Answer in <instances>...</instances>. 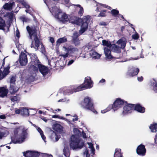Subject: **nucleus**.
I'll use <instances>...</instances> for the list:
<instances>
[{"instance_id": "19", "label": "nucleus", "mask_w": 157, "mask_h": 157, "mask_svg": "<svg viewBox=\"0 0 157 157\" xmlns=\"http://www.w3.org/2000/svg\"><path fill=\"white\" fill-rule=\"evenodd\" d=\"M15 6V3L14 2H10L8 3H5L3 6V8L7 10H11L13 9V6Z\"/></svg>"}, {"instance_id": "54", "label": "nucleus", "mask_w": 157, "mask_h": 157, "mask_svg": "<svg viewBox=\"0 0 157 157\" xmlns=\"http://www.w3.org/2000/svg\"><path fill=\"white\" fill-rule=\"evenodd\" d=\"M107 25L106 23L104 21H102L99 23V25L101 26H106Z\"/></svg>"}, {"instance_id": "63", "label": "nucleus", "mask_w": 157, "mask_h": 157, "mask_svg": "<svg viewBox=\"0 0 157 157\" xmlns=\"http://www.w3.org/2000/svg\"><path fill=\"white\" fill-rule=\"evenodd\" d=\"M21 110L19 109H17L15 111V113L16 114H19L20 113H21Z\"/></svg>"}, {"instance_id": "33", "label": "nucleus", "mask_w": 157, "mask_h": 157, "mask_svg": "<svg viewBox=\"0 0 157 157\" xmlns=\"http://www.w3.org/2000/svg\"><path fill=\"white\" fill-rule=\"evenodd\" d=\"M149 128L152 132H156L157 131V123H154L151 124Z\"/></svg>"}, {"instance_id": "3", "label": "nucleus", "mask_w": 157, "mask_h": 157, "mask_svg": "<svg viewBox=\"0 0 157 157\" xmlns=\"http://www.w3.org/2000/svg\"><path fill=\"white\" fill-rule=\"evenodd\" d=\"M84 142L83 140L77 138L75 135H73L70 143V146L73 150L78 148L81 149L84 146Z\"/></svg>"}, {"instance_id": "60", "label": "nucleus", "mask_w": 157, "mask_h": 157, "mask_svg": "<svg viewBox=\"0 0 157 157\" xmlns=\"http://www.w3.org/2000/svg\"><path fill=\"white\" fill-rule=\"evenodd\" d=\"M143 77L141 76L140 77H138L137 78V79L138 81L139 82H141L143 80Z\"/></svg>"}, {"instance_id": "2", "label": "nucleus", "mask_w": 157, "mask_h": 157, "mask_svg": "<svg viewBox=\"0 0 157 157\" xmlns=\"http://www.w3.org/2000/svg\"><path fill=\"white\" fill-rule=\"evenodd\" d=\"M80 105L82 108L90 110L95 114L98 113V112L95 109L93 100L91 98L88 96L85 97L81 102Z\"/></svg>"}, {"instance_id": "56", "label": "nucleus", "mask_w": 157, "mask_h": 157, "mask_svg": "<svg viewBox=\"0 0 157 157\" xmlns=\"http://www.w3.org/2000/svg\"><path fill=\"white\" fill-rule=\"evenodd\" d=\"M16 35L18 38L20 37V33L18 29L16 31Z\"/></svg>"}, {"instance_id": "36", "label": "nucleus", "mask_w": 157, "mask_h": 157, "mask_svg": "<svg viewBox=\"0 0 157 157\" xmlns=\"http://www.w3.org/2000/svg\"><path fill=\"white\" fill-rule=\"evenodd\" d=\"M102 45L103 46H106L109 48H110L111 47L112 45V44H111L110 41L109 42L107 40H102Z\"/></svg>"}, {"instance_id": "44", "label": "nucleus", "mask_w": 157, "mask_h": 157, "mask_svg": "<svg viewBox=\"0 0 157 157\" xmlns=\"http://www.w3.org/2000/svg\"><path fill=\"white\" fill-rule=\"evenodd\" d=\"M21 4L26 9H29L30 8V6L24 1H21Z\"/></svg>"}, {"instance_id": "8", "label": "nucleus", "mask_w": 157, "mask_h": 157, "mask_svg": "<svg viewBox=\"0 0 157 157\" xmlns=\"http://www.w3.org/2000/svg\"><path fill=\"white\" fill-rule=\"evenodd\" d=\"M125 103H127V101L122 99L120 98H117L113 104L114 106L113 108L115 109V110H117L119 108L121 107Z\"/></svg>"}, {"instance_id": "20", "label": "nucleus", "mask_w": 157, "mask_h": 157, "mask_svg": "<svg viewBox=\"0 0 157 157\" xmlns=\"http://www.w3.org/2000/svg\"><path fill=\"white\" fill-rule=\"evenodd\" d=\"M110 48H109L107 47H105L104 49L105 56L106 58L108 59H113L114 57L111 55V52Z\"/></svg>"}, {"instance_id": "62", "label": "nucleus", "mask_w": 157, "mask_h": 157, "mask_svg": "<svg viewBox=\"0 0 157 157\" xmlns=\"http://www.w3.org/2000/svg\"><path fill=\"white\" fill-rule=\"evenodd\" d=\"M37 131L40 133V134H41L42 133H43V132L41 130V129L39 127L37 129Z\"/></svg>"}, {"instance_id": "59", "label": "nucleus", "mask_w": 157, "mask_h": 157, "mask_svg": "<svg viewBox=\"0 0 157 157\" xmlns=\"http://www.w3.org/2000/svg\"><path fill=\"white\" fill-rule=\"evenodd\" d=\"M6 118V116L5 115H0V119H5Z\"/></svg>"}, {"instance_id": "53", "label": "nucleus", "mask_w": 157, "mask_h": 157, "mask_svg": "<svg viewBox=\"0 0 157 157\" xmlns=\"http://www.w3.org/2000/svg\"><path fill=\"white\" fill-rule=\"evenodd\" d=\"M33 78L32 76H30L29 77V78H28V81L31 82H33Z\"/></svg>"}, {"instance_id": "31", "label": "nucleus", "mask_w": 157, "mask_h": 157, "mask_svg": "<svg viewBox=\"0 0 157 157\" xmlns=\"http://www.w3.org/2000/svg\"><path fill=\"white\" fill-rule=\"evenodd\" d=\"M107 10H102L100 11V13L98 14H97V16L98 17H104L107 16L106 14Z\"/></svg>"}, {"instance_id": "34", "label": "nucleus", "mask_w": 157, "mask_h": 157, "mask_svg": "<svg viewBox=\"0 0 157 157\" xmlns=\"http://www.w3.org/2000/svg\"><path fill=\"white\" fill-rule=\"evenodd\" d=\"M139 72V68L133 69L132 70V71L129 73V75L133 77L137 75Z\"/></svg>"}, {"instance_id": "40", "label": "nucleus", "mask_w": 157, "mask_h": 157, "mask_svg": "<svg viewBox=\"0 0 157 157\" xmlns=\"http://www.w3.org/2000/svg\"><path fill=\"white\" fill-rule=\"evenodd\" d=\"M29 110L26 109H23L21 110V114L22 115H29Z\"/></svg>"}, {"instance_id": "25", "label": "nucleus", "mask_w": 157, "mask_h": 157, "mask_svg": "<svg viewBox=\"0 0 157 157\" xmlns=\"http://www.w3.org/2000/svg\"><path fill=\"white\" fill-rule=\"evenodd\" d=\"M9 90L10 93L12 94H15L16 92L18 90V88L16 86L15 84L12 83L10 84V87Z\"/></svg>"}, {"instance_id": "35", "label": "nucleus", "mask_w": 157, "mask_h": 157, "mask_svg": "<svg viewBox=\"0 0 157 157\" xmlns=\"http://www.w3.org/2000/svg\"><path fill=\"white\" fill-rule=\"evenodd\" d=\"M112 49L116 52L119 53L120 52L121 48L119 46H117L115 44H112Z\"/></svg>"}, {"instance_id": "5", "label": "nucleus", "mask_w": 157, "mask_h": 157, "mask_svg": "<svg viewBox=\"0 0 157 157\" xmlns=\"http://www.w3.org/2000/svg\"><path fill=\"white\" fill-rule=\"evenodd\" d=\"M54 17L59 21L64 24L68 21L69 19L67 14L65 13H63L59 9L57 10Z\"/></svg>"}, {"instance_id": "7", "label": "nucleus", "mask_w": 157, "mask_h": 157, "mask_svg": "<svg viewBox=\"0 0 157 157\" xmlns=\"http://www.w3.org/2000/svg\"><path fill=\"white\" fill-rule=\"evenodd\" d=\"M30 63L31 64L30 68L33 71H38V67H39V65H40L41 64L37 57H35V59H32Z\"/></svg>"}, {"instance_id": "22", "label": "nucleus", "mask_w": 157, "mask_h": 157, "mask_svg": "<svg viewBox=\"0 0 157 157\" xmlns=\"http://www.w3.org/2000/svg\"><path fill=\"white\" fill-rule=\"evenodd\" d=\"M63 48L65 49L66 52L69 54H72L75 53V52L78 51V49L76 48H73L71 46H70L68 47H63Z\"/></svg>"}, {"instance_id": "41", "label": "nucleus", "mask_w": 157, "mask_h": 157, "mask_svg": "<svg viewBox=\"0 0 157 157\" xmlns=\"http://www.w3.org/2000/svg\"><path fill=\"white\" fill-rule=\"evenodd\" d=\"M10 99L12 101L14 102L15 101H19L20 100V98L19 97L17 96H12L10 97Z\"/></svg>"}, {"instance_id": "26", "label": "nucleus", "mask_w": 157, "mask_h": 157, "mask_svg": "<svg viewBox=\"0 0 157 157\" xmlns=\"http://www.w3.org/2000/svg\"><path fill=\"white\" fill-rule=\"evenodd\" d=\"M123 153L120 148H116L114 154V157H123Z\"/></svg>"}, {"instance_id": "27", "label": "nucleus", "mask_w": 157, "mask_h": 157, "mask_svg": "<svg viewBox=\"0 0 157 157\" xmlns=\"http://www.w3.org/2000/svg\"><path fill=\"white\" fill-rule=\"evenodd\" d=\"M90 54L92 57L94 59H99L101 56V55L94 50L91 51Z\"/></svg>"}, {"instance_id": "30", "label": "nucleus", "mask_w": 157, "mask_h": 157, "mask_svg": "<svg viewBox=\"0 0 157 157\" xmlns=\"http://www.w3.org/2000/svg\"><path fill=\"white\" fill-rule=\"evenodd\" d=\"M62 127L59 124H56L54 125L53 129L56 131L60 132L62 130Z\"/></svg>"}, {"instance_id": "16", "label": "nucleus", "mask_w": 157, "mask_h": 157, "mask_svg": "<svg viewBox=\"0 0 157 157\" xmlns=\"http://www.w3.org/2000/svg\"><path fill=\"white\" fill-rule=\"evenodd\" d=\"M84 90L85 89L83 87V85L82 84L75 88L71 90H67L66 91V93L68 94V95H69L72 94L73 92H76Z\"/></svg>"}, {"instance_id": "14", "label": "nucleus", "mask_w": 157, "mask_h": 157, "mask_svg": "<svg viewBox=\"0 0 157 157\" xmlns=\"http://www.w3.org/2000/svg\"><path fill=\"white\" fill-rule=\"evenodd\" d=\"M38 68L39 71L43 76L46 75L49 72V70L47 67L44 65L41 64L39 65Z\"/></svg>"}, {"instance_id": "11", "label": "nucleus", "mask_w": 157, "mask_h": 157, "mask_svg": "<svg viewBox=\"0 0 157 157\" xmlns=\"http://www.w3.org/2000/svg\"><path fill=\"white\" fill-rule=\"evenodd\" d=\"M125 105L123 108L124 110L122 112L123 115L127 114L132 112V111L134 110V104L125 103Z\"/></svg>"}, {"instance_id": "10", "label": "nucleus", "mask_w": 157, "mask_h": 157, "mask_svg": "<svg viewBox=\"0 0 157 157\" xmlns=\"http://www.w3.org/2000/svg\"><path fill=\"white\" fill-rule=\"evenodd\" d=\"M27 55L23 52H21L19 55V58L20 63L21 66H25L28 63Z\"/></svg>"}, {"instance_id": "4", "label": "nucleus", "mask_w": 157, "mask_h": 157, "mask_svg": "<svg viewBox=\"0 0 157 157\" xmlns=\"http://www.w3.org/2000/svg\"><path fill=\"white\" fill-rule=\"evenodd\" d=\"M90 20V17L89 16H84L82 18H79L80 25L81 24V29L80 30L81 33H83L87 29L88 23Z\"/></svg>"}, {"instance_id": "29", "label": "nucleus", "mask_w": 157, "mask_h": 157, "mask_svg": "<svg viewBox=\"0 0 157 157\" xmlns=\"http://www.w3.org/2000/svg\"><path fill=\"white\" fill-rule=\"evenodd\" d=\"M117 44H118V46H120L121 49V48L124 49L126 45V43L121 39H119L117 41Z\"/></svg>"}, {"instance_id": "32", "label": "nucleus", "mask_w": 157, "mask_h": 157, "mask_svg": "<svg viewBox=\"0 0 157 157\" xmlns=\"http://www.w3.org/2000/svg\"><path fill=\"white\" fill-rule=\"evenodd\" d=\"M72 6H75L80 8V9L78 12V15L79 16L81 17L83 15L84 12L83 8V7L79 4L75 5L72 4Z\"/></svg>"}, {"instance_id": "61", "label": "nucleus", "mask_w": 157, "mask_h": 157, "mask_svg": "<svg viewBox=\"0 0 157 157\" xmlns=\"http://www.w3.org/2000/svg\"><path fill=\"white\" fill-rule=\"evenodd\" d=\"M73 117H76L75 118H73L72 119V121H78V116H76V115L75 116H73Z\"/></svg>"}, {"instance_id": "46", "label": "nucleus", "mask_w": 157, "mask_h": 157, "mask_svg": "<svg viewBox=\"0 0 157 157\" xmlns=\"http://www.w3.org/2000/svg\"><path fill=\"white\" fill-rule=\"evenodd\" d=\"M139 37V35L138 33L136 32L135 34L132 36V38L135 40H138Z\"/></svg>"}, {"instance_id": "55", "label": "nucleus", "mask_w": 157, "mask_h": 157, "mask_svg": "<svg viewBox=\"0 0 157 157\" xmlns=\"http://www.w3.org/2000/svg\"><path fill=\"white\" fill-rule=\"evenodd\" d=\"M88 144L89 145V147L90 148H94L93 144L91 143L88 142Z\"/></svg>"}, {"instance_id": "28", "label": "nucleus", "mask_w": 157, "mask_h": 157, "mask_svg": "<svg viewBox=\"0 0 157 157\" xmlns=\"http://www.w3.org/2000/svg\"><path fill=\"white\" fill-rule=\"evenodd\" d=\"M63 154L66 157H69L71 154L70 150L69 147H65L63 149Z\"/></svg>"}, {"instance_id": "18", "label": "nucleus", "mask_w": 157, "mask_h": 157, "mask_svg": "<svg viewBox=\"0 0 157 157\" xmlns=\"http://www.w3.org/2000/svg\"><path fill=\"white\" fill-rule=\"evenodd\" d=\"M133 109L134 110H135L138 112L141 113H144L145 111V108L142 107L140 104H134Z\"/></svg>"}, {"instance_id": "42", "label": "nucleus", "mask_w": 157, "mask_h": 157, "mask_svg": "<svg viewBox=\"0 0 157 157\" xmlns=\"http://www.w3.org/2000/svg\"><path fill=\"white\" fill-rule=\"evenodd\" d=\"M153 80L155 82L153 83V90L155 93H157V81H156L154 79Z\"/></svg>"}, {"instance_id": "58", "label": "nucleus", "mask_w": 157, "mask_h": 157, "mask_svg": "<svg viewBox=\"0 0 157 157\" xmlns=\"http://www.w3.org/2000/svg\"><path fill=\"white\" fill-rule=\"evenodd\" d=\"M44 157H53L52 155L51 154H45L44 155Z\"/></svg>"}, {"instance_id": "13", "label": "nucleus", "mask_w": 157, "mask_h": 157, "mask_svg": "<svg viewBox=\"0 0 157 157\" xmlns=\"http://www.w3.org/2000/svg\"><path fill=\"white\" fill-rule=\"evenodd\" d=\"M146 151L145 146L142 144H140L139 145L136 150L137 154L142 156H144L145 155Z\"/></svg>"}, {"instance_id": "43", "label": "nucleus", "mask_w": 157, "mask_h": 157, "mask_svg": "<svg viewBox=\"0 0 157 157\" xmlns=\"http://www.w3.org/2000/svg\"><path fill=\"white\" fill-rule=\"evenodd\" d=\"M21 127H22V126H20L14 129V133L15 137H16L19 131L21 129Z\"/></svg>"}, {"instance_id": "6", "label": "nucleus", "mask_w": 157, "mask_h": 157, "mask_svg": "<svg viewBox=\"0 0 157 157\" xmlns=\"http://www.w3.org/2000/svg\"><path fill=\"white\" fill-rule=\"evenodd\" d=\"M21 129L22 130L21 135V140H18L15 141V140H12V141L13 143H21L24 141L26 139L28 135L27 133L28 129L26 128L24 126H22Z\"/></svg>"}, {"instance_id": "49", "label": "nucleus", "mask_w": 157, "mask_h": 157, "mask_svg": "<svg viewBox=\"0 0 157 157\" xmlns=\"http://www.w3.org/2000/svg\"><path fill=\"white\" fill-rule=\"evenodd\" d=\"M84 154L86 155V157H90V155L89 153V151L87 148H86L85 151L84 152Z\"/></svg>"}, {"instance_id": "39", "label": "nucleus", "mask_w": 157, "mask_h": 157, "mask_svg": "<svg viewBox=\"0 0 157 157\" xmlns=\"http://www.w3.org/2000/svg\"><path fill=\"white\" fill-rule=\"evenodd\" d=\"M110 13L113 16L116 17L119 14V11L116 9H113L111 10Z\"/></svg>"}, {"instance_id": "9", "label": "nucleus", "mask_w": 157, "mask_h": 157, "mask_svg": "<svg viewBox=\"0 0 157 157\" xmlns=\"http://www.w3.org/2000/svg\"><path fill=\"white\" fill-rule=\"evenodd\" d=\"M82 33H81L80 31L79 33L78 32H75L73 33L71 41L75 46H78L80 42L78 37Z\"/></svg>"}, {"instance_id": "64", "label": "nucleus", "mask_w": 157, "mask_h": 157, "mask_svg": "<svg viewBox=\"0 0 157 157\" xmlns=\"http://www.w3.org/2000/svg\"><path fill=\"white\" fill-rule=\"evenodd\" d=\"M41 136V138L44 140L46 139V137L44 135V133L40 134Z\"/></svg>"}, {"instance_id": "21", "label": "nucleus", "mask_w": 157, "mask_h": 157, "mask_svg": "<svg viewBox=\"0 0 157 157\" xmlns=\"http://www.w3.org/2000/svg\"><path fill=\"white\" fill-rule=\"evenodd\" d=\"M24 155L26 157H38L40 154L38 152H32L29 153V151L24 152Z\"/></svg>"}, {"instance_id": "52", "label": "nucleus", "mask_w": 157, "mask_h": 157, "mask_svg": "<svg viewBox=\"0 0 157 157\" xmlns=\"http://www.w3.org/2000/svg\"><path fill=\"white\" fill-rule=\"evenodd\" d=\"M49 41L52 44V45H53V44L55 43V40L53 37H52L50 36L49 37Z\"/></svg>"}, {"instance_id": "38", "label": "nucleus", "mask_w": 157, "mask_h": 157, "mask_svg": "<svg viewBox=\"0 0 157 157\" xmlns=\"http://www.w3.org/2000/svg\"><path fill=\"white\" fill-rule=\"evenodd\" d=\"M6 26L5 21L1 17H0V29H3Z\"/></svg>"}, {"instance_id": "51", "label": "nucleus", "mask_w": 157, "mask_h": 157, "mask_svg": "<svg viewBox=\"0 0 157 157\" xmlns=\"http://www.w3.org/2000/svg\"><path fill=\"white\" fill-rule=\"evenodd\" d=\"M74 132L77 134H79L81 133L80 131L77 128H74L73 130Z\"/></svg>"}, {"instance_id": "50", "label": "nucleus", "mask_w": 157, "mask_h": 157, "mask_svg": "<svg viewBox=\"0 0 157 157\" xmlns=\"http://www.w3.org/2000/svg\"><path fill=\"white\" fill-rule=\"evenodd\" d=\"M20 19L23 22H27V21L28 19L26 18L24 16H21L20 17Z\"/></svg>"}, {"instance_id": "23", "label": "nucleus", "mask_w": 157, "mask_h": 157, "mask_svg": "<svg viewBox=\"0 0 157 157\" xmlns=\"http://www.w3.org/2000/svg\"><path fill=\"white\" fill-rule=\"evenodd\" d=\"M8 93V90L4 87H0V97L4 98L7 96Z\"/></svg>"}, {"instance_id": "47", "label": "nucleus", "mask_w": 157, "mask_h": 157, "mask_svg": "<svg viewBox=\"0 0 157 157\" xmlns=\"http://www.w3.org/2000/svg\"><path fill=\"white\" fill-rule=\"evenodd\" d=\"M99 5L100 6L103 7L104 8H107L109 10H111L112 9V8L110 6H109L107 5L104 4L102 3H100Z\"/></svg>"}, {"instance_id": "24", "label": "nucleus", "mask_w": 157, "mask_h": 157, "mask_svg": "<svg viewBox=\"0 0 157 157\" xmlns=\"http://www.w3.org/2000/svg\"><path fill=\"white\" fill-rule=\"evenodd\" d=\"M67 41V38L65 37L60 38L57 40L56 42V46L59 47L61 44L66 42Z\"/></svg>"}, {"instance_id": "1", "label": "nucleus", "mask_w": 157, "mask_h": 157, "mask_svg": "<svg viewBox=\"0 0 157 157\" xmlns=\"http://www.w3.org/2000/svg\"><path fill=\"white\" fill-rule=\"evenodd\" d=\"M26 29L29 34L30 39H32L33 36L34 37V40L35 41V46L33 45V41H32L31 47V48H34L38 50L40 45H41V48H44L42 42L40 40V39L38 36L37 27L36 26L30 27L29 26H27L26 27Z\"/></svg>"}, {"instance_id": "12", "label": "nucleus", "mask_w": 157, "mask_h": 157, "mask_svg": "<svg viewBox=\"0 0 157 157\" xmlns=\"http://www.w3.org/2000/svg\"><path fill=\"white\" fill-rule=\"evenodd\" d=\"M85 89H90L93 86V83L90 77L87 76L85 78L84 82L82 84Z\"/></svg>"}, {"instance_id": "17", "label": "nucleus", "mask_w": 157, "mask_h": 157, "mask_svg": "<svg viewBox=\"0 0 157 157\" xmlns=\"http://www.w3.org/2000/svg\"><path fill=\"white\" fill-rule=\"evenodd\" d=\"M10 67L8 66L4 68L3 72L0 68V80L4 78L10 72Z\"/></svg>"}, {"instance_id": "15", "label": "nucleus", "mask_w": 157, "mask_h": 157, "mask_svg": "<svg viewBox=\"0 0 157 157\" xmlns=\"http://www.w3.org/2000/svg\"><path fill=\"white\" fill-rule=\"evenodd\" d=\"M68 19V21L69 23L75 24L78 25H80L79 17L71 15L69 16Z\"/></svg>"}, {"instance_id": "48", "label": "nucleus", "mask_w": 157, "mask_h": 157, "mask_svg": "<svg viewBox=\"0 0 157 157\" xmlns=\"http://www.w3.org/2000/svg\"><path fill=\"white\" fill-rule=\"evenodd\" d=\"M10 84H11L12 83H13V84H15V78L13 76L10 79Z\"/></svg>"}, {"instance_id": "57", "label": "nucleus", "mask_w": 157, "mask_h": 157, "mask_svg": "<svg viewBox=\"0 0 157 157\" xmlns=\"http://www.w3.org/2000/svg\"><path fill=\"white\" fill-rule=\"evenodd\" d=\"M69 55V53L67 52V53L65 54L61 55V56H63L64 58H66Z\"/></svg>"}, {"instance_id": "45", "label": "nucleus", "mask_w": 157, "mask_h": 157, "mask_svg": "<svg viewBox=\"0 0 157 157\" xmlns=\"http://www.w3.org/2000/svg\"><path fill=\"white\" fill-rule=\"evenodd\" d=\"M113 107L114 106L113 104H110L106 108V110H107V112L110 111L112 109H113V110L114 111H116V110H115V109H114Z\"/></svg>"}, {"instance_id": "37", "label": "nucleus", "mask_w": 157, "mask_h": 157, "mask_svg": "<svg viewBox=\"0 0 157 157\" xmlns=\"http://www.w3.org/2000/svg\"><path fill=\"white\" fill-rule=\"evenodd\" d=\"M13 14L12 13H7L5 15L4 17H7L10 21H12L13 19Z\"/></svg>"}]
</instances>
